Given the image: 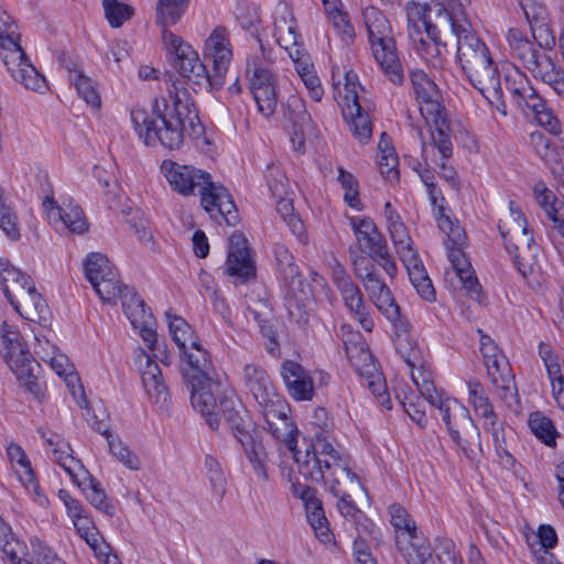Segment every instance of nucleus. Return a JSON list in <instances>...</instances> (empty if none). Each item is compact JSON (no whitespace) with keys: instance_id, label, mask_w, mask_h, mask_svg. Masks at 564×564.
I'll return each mask as SVG.
<instances>
[{"instance_id":"2","label":"nucleus","mask_w":564,"mask_h":564,"mask_svg":"<svg viewBox=\"0 0 564 564\" xmlns=\"http://www.w3.org/2000/svg\"><path fill=\"white\" fill-rule=\"evenodd\" d=\"M175 25L176 23L171 26L170 30L173 33V46L174 53L176 54V35L174 32ZM160 34L162 35L161 32ZM161 42H163L162 39ZM162 45L165 51V59L172 69H165L161 75L156 68L149 65H142L139 68L138 74L139 78L142 80L162 78L166 83H170L171 87L167 88V91L171 104H169L165 98L155 99L153 112L156 116V120L151 119L145 109L133 108L131 110V121L140 139H142L147 145H154L155 142L159 141L164 149L172 151L174 150L176 140L175 128L173 123V119L176 116V93L174 91V89H176V78H174L173 73V69L176 68V59L173 61L169 58L167 48L165 47L164 43H162Z\"/></svg>"},{"instance_id":"55","label":"nucleus","mask_w":564,"mask_h":564,"mask_svg":"<svg viewBox=\"0 0 564 564\" xmlns=\"http://www.w3.org/2000/svg\"><path fill=\"white\" fill-rule=\"evenodd\" d=\"M7 455L12 465H18L22 469L23 474H20L19 477L23 485L36 491L39 485L35 481L34 471L23 448L17 443H10L7 447Z\"/></svg>"},{"instance_id":"51","label":"nucleus","mask_w":564,"mask_h":564,"mask_svg":"<svg viewBox=\"0 0 564 564\" xmlns=\"http://www.w3.org/2000/svg\"><path fill=\"white\" fill-rule=\"evenodd\" d=\"M499 231L503 241L512 242L510 239L529 230L524 214L520 210L513 200L509 202V214L499 223Z\"/></svg>"},{"instance_id":"36","label":"nucleus","mask_w":564,"mask_h":564,"mask_svg":"<svg viewBox=\"0 0 564 564\" xmlns=\"http://www.w3.org/2000/svg\"><path fill=\"white\" fill-rule=\"evenodd\" d=\"M161 370L148 357V364L142 371V382L149 398L160 411L171 416L173 414L172 398L166 386L162 381Z\"/></svg>"},{"instance_id":"52","label":"nucleus","mask_w":564,"mask_h":564,"mask_svg":"<svg viewBox=\"0 0 564 564\" xmlns=\"http://www.w3.org/2000/svg\"><path fill=\"white\" fill-rule=\"evenodd\" d=\"M387 133L381 134L379 142L380 155L378 159V165L381 175L390 183L399 181L400 174L398 170L399 159L394 151V148L386 140Z\"/></svg>"},{"instance_id":"46","label":"nucleus","mask_w":564,"mask_h":564,"mask_svg":"<svg viewBox=\"0 0 564 564\" xmlns=\"http://www.w3.org/2000/svg\"><path fill=\"white\" fill-rule=\"evenodd\" d=\"M410 282L417 294L426 302L436 300L435 289L420 257L412 259L411 263H404Z\"/></svg>"},{"instance_id":"38","label":"nucleus","mask_w":564,"mask_h":564,"mask_svg":"<svg viewBox=\"0 0 564 564\" xmlns=\"http://www.w3.org/2000/svg\"><path fill=\"white\" fill-rule=\"evenodd\" d=\"M13 308L25 319L31 322L46 321L47 305L37 292L34 283L9 302Z\"/></svg>"},{"instance_id":"44","label":"nucleus","mask_w":564,"mask_h":564,"mask_svg":"<svg viewBox=\"0 0 564 564\" xmlns=\"http://www.w3.org/2000/svg\"><path fill=\"white\" fill-rule=\"evenodd\" d=\"M245 454L252 466L253 471L262 480H268L267 458L268 454L262 441L256 438L250 433L239 436Z\"/></svg>"},{"instance_id":"42","label":"nucleus","mask_w":564,"mask_h":564,"mask_svg":"<svg viewBox=\"0 0 564 564\" xmlns=\"http://www.w3.org/2000/svg\"><path fill=\"white\" fill-rule=\"evenodd\" d=\"M73 482L80 488L84 496L91 506L102 511L108 517L115 516L116 507L110 501H108L100 482L93 478L88 471L86 476H78V478L73 480Z\"/></svg>"},{"instance_id":"41","label":"nucleus","mask_w":564,"mask_h":564,"mask_svg":"<svg viewBox=\"0 0 564 564\" xmlns=\"http://www.w3.org/2000/svg\"><path fill=\"white\" fill-rule=\"evenodd\" d=\"M176 22V0H156L154 23L161 29L169 58L175 61L174 37L170 30Z\"/></svg>"},{"instance_id":"5","label":"nucleus","mask_w":564,"mask_h":564,"mask_svg":"<svg viewBox=\"0 0 564 564\" xmlns=\"http://www.w3.org/2000/svg\"><path fill=\"white\" fill-rule=\"evenodd\" d=\"M189 358L194 368L184 369L183 377L191 394V404L196 412L200 413L208 426L216 431L219 427L216 409L220 406L221 395L231 390L224 388L218 380L208 376L209 360L205 359L203 352L197 351Z\"/></svg>"},{"instance_id":"35","label":"nucleus","mask_w":564,"mask_h":564,"mask_svg":"<svg viewBox=\"0 0 564 564\" xmlns=\"http://www.w3.org/2000/svg\"><path fill=\"white\" fill-rule=\"evenodd\" d=\"M273 36L284 50L302 43L301 34L292 10L285 3H279L272 14Z\"/></svg>"},{"instance_id":"54","label":"nucleus","mask_w":564,"mask_h":564,"mask_svg":"<svg viewBox=\"0 0 564 564\" xmlns=\"http://www.w3.org/2000/svg\"><path fill=\"white\" fill-rule=\"evenodd\" d=\"M72 522L80 538L87 542L96 554H106L102 549H108V545H106L101 540V536L88 512L72 520Z\"/></svg>"},{"instance_id":"1","label":"nucleus","mask_w":564,"mask_h":564,"mask_svg":"<svg viewBox=\"0 0 564 564\" xmlns=\"http://www.w3.org/2000/svg\"><path fill=\"white\" fill-rule=\"evenodd\" d=\"M448 32L456 36L457 59L470 84L490 105L506 115L497 66L491 59L488 47L473 31L465 13L458 17Z\"/></svg>"},{"instance_id":"25","label":"nucleus","mask_w":564,"mask_h":564,"mask_svg":"<svg viewBox=\"0 0 564 564\" xmlns=\"http://www.w3.org/2000/svg\"><path fill=\"white\" fill-rule=\"evenodd\" d=\"M411 83L415 98L420 105V112L423 118L440 116L445 112L442 105V95L437 85L423 70L411 72Z\"/></svg>"},{"instance_id":"57","label":"nucleus","mask_w":564,"mask_h":564,"mask_svg":"<svg viewBox=\"0 0 564 564\" xmlns=\"http://www.w3.org/2000/svg\"><path fill=\"white\" fill-rule=\"evenodd\" d=\"M204 468L206 476L208 477L213 495L217 502L220 503L226 494L227 480L224 475L220 463L216 457L210 454H206L204 458Z\"/></svg>"},{"instance_id":"63","label":"nucleus","mask_w":564,"mask_h":564,"mask_svg":"<svg viewBox=\"0 0 564 564\" xmlns=\"http://www.w3.org/2000/svg\"><path fill=\"white\" fill-rule=\"evenodd\" d=\"M105 17L112 28H120L133 15V8L118 0H104Z\"/></svg>"},{"instance_id":"33","label":"nucleus","mask_w":564,"mask_h":564,"mask_svg":"<svg viewBox=\"0 0 564 564\" xmlns=\"http://www.w3.org/2000/svg\"><path fill=\"white\" fill-rule=\"evenodd\" d=\"M206 45L213 55L214 87L220 88L224 85L225 75L232 56L226 29L216 28L207 39Z\"/></svg>"},{"instance_id":"4","label":"nucleus","mask_w":564,"mask_h":564,"mask_svg":"<svg viewBox=\"0 0 564 564\" xmlns=\"http://www.w3.org/2000/svg\"><path fill=\"white\" fill-rule=\"evenodd\" d=\"M200 194V204L212 219L221 220L228 226L239 221V214L228 189L214 183L212 175L192 165L178 164V194L184 196Z\"/></svg>"},{"instance_id":"62","label":"nucleus","mask_w":564,"mask_h":564,"mask_svg":"<svg viewBox=\"0 0 564 564\" xmlns=\"http://www.w3.org/2000/svg\"><path fill=\"white\" fill-rule=\"evenodd\" d=\"M402 557L408 564H438L441 555L433 556L430 543L422 539L420 542L401 552Z\"/></svg>"},{"instance_id":"37","label":"nucleus","mask_w":564,"mask_h":564,"mask_svg":"<svg viewBox=\"0 0 564 564\" xmlns=\"http://www.w3.org/2000/svg\"><path fill=\"white\" fill-rule=\"evenodd\" d=\"M391 524L395 530V544L400 553L406 550L423 538L419 535L415 521L408 511L400 505H391L389 508Z\"/></svg>"},{"instance_id":"20","label":"nucleus","mask_w":564,"mask_h":564,"mask_svg":"<svg viewBox=\"0 0 564 564\" xmlns=\"http://www.w3.org/2000/svg\"><path fill=\"white\" fill-rule=\"evenodd\" d=\"M178 77L194 91L216 89L210 74L193 46L178 39Z\"/></svg>"},{"instance_id":"22","label":"nucleus","mask_w":564,"mask_h":564,"mask_svg":"<svg viewBox=\"0 0 564 564\" xmlns=\"http://www.w3.org/2000/svg\"><path fill=\"white\" fill-rule=\"evenodd\" d=\"M468 401L473 405L475 413L484 419V427L492 436L497 452H505V433L502 423L498 421L494 406L485 392L484 387L478 380L468 381Z\"/></svg>"},{"instance_id":"13","label":"nucleus","mask_w":564,"mask_h":564,"mask_svg":"<svg viewBox=\"0 0 564 564\" xmlns=\"http://www.w3.org/2000/svg\"><path fill=\"white\" fill-rule=\"evenodd\" d=\"M354 234L360 250L369 256L372 263L377 262L390 278L397 273V264L389 252L387 241L370 218L351 221Z\"/></svg>"},{"instance_id":"14","label":"nucleus","mask_w":564,"mask_h":564,"mask_svg":"<svg viewBox=\"0 0 564 564\" xmlns=\"http://www.w3.org/2000/svg\"><path fill=\"white\" fill-rule=\"evenodd\" d=\"M118 297L121 300L124 315L132 327L138 330L143 341L147 343L149 349L152 351L159 350L155 319L151 308L132 288L127 285L120 290Z\"/></svg>"},{"instance_id":"19","label":"nucleus","mask_w":564,"mask_h":564,"mask_svg":"<svg viewBox=\"0 0 564 564\" xmlns=\"http://www.w3.org/2000/svg\"><path fill=\"white\" fill-rule=\"evenodd\" d=\"M261 411L265 422L263 427L268 430L276 441L284 443L294 457L295 451L299 449L296 440L299 431L288 415L289 408L285 400L280 397L268 403V405H263Z\"/></svg>"},{"instance_id":"3","label":"nucleus","mask_w":564,"mask_h":564,"mask_svg":"<svg viewBox=\"0 0 564 564\" xmlns=\"http://www.w3.org/2000/svg\"><path fill=\"white\" fill-rule=\"evenodd\" d=\"M469 0H447L448 8L440 7L435 22L429 18L430 8L417 2L406 4L408 35L413 48L433 66L442 64V48H446V34L459 15L464 14Z\"/></svg>"},{"instance_id":"58","label":"nucleus","mask_w":564,"mask_h":564,"mask_svg":"<svg viewBox=\"0 0 564 564\" xmlns=\"http://www.w3.org/2000/svg\"><path fill=\"white\" fill-rule=\"evenodd\" d=\"M25 564H66L39 538L30 539V550L24 554Z\"/></svg>"},{"instance_id":"11","label":"nucleus","mask_w":564,"mask_h":564,"mask_svg":"<svg viewBox=\"0 0 564 564\" xmlns=\"http://www.w3.org/2000/svg\"><path fill=\"white\" fill-rule=\"evenodd\" d=\"M330 434L312 435V443L304 451H295L294 460L299 473L307 480L321 482L323 469H329L335 463H340L344 457L328 441Z\"/></svg>"},{"instance_id":"31","label":"nucleus","mask_w":564,"mask_h":564,"mask_svg":"<svg viewBox=\"0 0 564 564\" xmlns=\"http://www.w3.org/2000/svg\"><path fill=\"white\" fill-rule=\"evenodd\" d=\"M185 100L183 101L178 96V137L180 142L186 139L198 147L200 143H206L205 127L203 126L198 111L194 101L183 93Z\"/></svg>"},{"instance_id":"39","label":"nucleus","mask_w":564,"mask_h":564,"mask_svg":"<svg viewBox=\"0 0 564 564\" xmlns=\"http://www.w3.org/2000/svg\"><path fill=\"white\" fill-rule=\"evenodd\" d=\"M237 20L241 29L250 33L257 40L263 58L265 61H272V51L264 44L265 34L262 26L260 8L254 3L242 4L238 9Z\"/></svg>"},{"instance_id":"40","label":"nucleus","mask_w":564,"mask_h":564,"mask_svg":"<svg viewBox=\"0 0 564 564\" xmlns=\"http://www.w3.org/2000/svg\"><path fill=\"white\" fill-rule=\"evenodd\" d=\"M33 283L29 274L14 267L8 259L0 258V285L9 302Z\"/></svg>"},{"instance_id":"45","label":"nucleus","mask_w":564,"mask_h":564,"mask_svg":"<svg viewBox=\"0 0 564 564\" xmlns=\"http://www.w3.org/2000/svg\"><path fill=\"white\" fill-rule=\"evenodd\" d=\"M219 409L237 440L240 435L243 436L249 433L246 420L241 415L242 405L235 400L234 391H227L221 395Z\"/></svg>"},{"instance_id":"49","label":"nucleus","mask_w":564,"mask_h":564,"mask_svg":"<svg viewBox=\"0 0 564 564\" xmlns=\"http://www.w3.org/2000/svg\"><path fill=\"white\" fill-rule=\"evenodd\" d=\"M178 350L181 358L184 360L188 368L193 369L194 364L191 362V355L197 351L204 354L205 359H208L206 350L200 346L198 337L195 335L191 325L182 317L178 316Z\"/></svg>"},{"instance_id":"43","label":"nucleus","mask_w":564,"mask_h":564,"mask_svg":"<svg viewBox=\"0 0 564 564\" xmlns=\"http://www.w3.org/2000/svg\"><path fill=\"white\" fill-rule=\"evenodd\" d=\"M306 512V519L316 538L324 544L334 542V534L329 529L325 517L322 501L315 496L310 501L303 503Z\"/></svg>"},{"instance_id":"9","label":"nucleus","mask_w":564,"mask_h":564,"mask_svg":"<svg viewBox=\"0 0 564 564\" xmlns=\"http://www.w3.org/2000/svg\"><path fill=\"white\" fill-rule=\"evenodd\" d=\"M0 354L29 392L39 398L42 389L33 373L34 366L39 367V365L32 357L18 328L7 322L0 325Z\"/></svg>"},{"instance_id":"18","label":"nucleus","mask_w":564,"mask_h":564,"mask_svg":"<svg viewBox=\"0 0 564 564\" xmlns=\"http://www.w3.org/2000/svg\"><path fill=\"white\" fill-rule=\"evenodd\" d=\"M225 273L235 284H246L257 278V265L247 238L235 231L229 238V248L225 263Z\"/></svg>"},{"instance_id":"27","label":"nucleus","mask_w":564,"mask_h":564,"mask_svg":"<svg viewBox=\"0 0 564 564\" xmlns=\"http://www.w3.org/2000/svg\"><path fill=\"white\" fill-rule=\"evenodd\" d=\"M281 377L288 393L295 401H311L314 398V382L302 365L293 360H284L281 365Z\"/></svg>"},{"instance_id":"26","label":"nucleus","mask_w":564,"mask_h":564,"mask_svg":"<svg viewBox=\"0 0 564 564\" xmlns=\"http://www.w3.org/2000/svg\"><path fill=\"white\" fill-rule=\"evenodd\" d=\"M243 387L251 393L260 408L280 398L263 367L257 364H247L241 372Z\"/></svg>"},{"instance_id":"61","label":"nucleus","mask_w":564,"mask_h":564,"mask_svg":"<svg viewBox=\"0 0 564 564\" xmlns=\"http://www.w3.org/2000/svg\"><path fill=\"white\" fill-rule=\"evenodd\" d=\"M527 69L531 72L534 78L546 83L549 79L554 77L562 67L556 65L549 54L540 51Z\"/></svg>"},{"instance_id":"48","label":"nucleus","mask_w":564,"mask_h":564,"mask_svg":"<svg viewBox=\"0 0 564 564\" xmlns=\"http://www.w3.org/2000/svg\"><path fill=\"white\" fill-rule=\"evenodd\" d=\"M507 40L514 58L522 63L527 68L541 50L536 48L534 44L527 37V35L519 29H510Z\"/></svg>"},{"instance_id":"12","label":"nucleus","mask_w":564,"mask_h":564,"mask_svg":"<svg viewBox=\"0 0 564 564\" xmlns=\"http://www.w3.org/2000/svg\"><path fill=\"white\" fill-rule=\"evenodd\" d=\"M272 61H265L260 55H254L247 61L246 73L249 76V87L257 102L259 112L269 118L278 106L276 76L269 68Z\"/></svg>"},{"instance_id":"30","label":"nucleus","mask_w":564,"mask_h":564,"mask_svg":"<svg viewBox=\"0 0 564 564\" xmlns=\"http://www.w3.org/2000/svg\"><path fill=\"white\" fill-rule=\"evenodd\" d=\"M520 4L538 45L551 50L555 45V36L549 26L545 7L535 0H521Z\"/></svg>"},{"instance_id":"50","label":"nucleus","mask_w":564,"mask_h":564,"mask_svg":"<svg viewBox=\"0 0 564 564\" xmlns=\"http://www.w3.org/2000/svg\"><path fill=\"white\" fill-rule=\"evenodd\" d=\"M20 33L18 32V25L15 21L6 11H0V50L1 56L3 54L21 56L19 53Z\"/></svg>"},{"instance_id":"29","label":"nucleus","mask_w":564,"mask_h":564,"mask_svg":"<svg viewBox=\"0 0 564 564\" xmlns=\"http://www.w3.org/2000/svg\"><path fill=\"white\" fill-rule=\"evenodd\" d=\"M37 432L52 449L53 459L69 475L72 480L87 475L80 460L73 456V449L65 438L55 433H48L44 429H39Z\"/></svg>"},{"instance_id":"56","label":"nucleus","mask_w":564,"mask_h":564,"mask_svg":"<svg viewBox=\"0 0 564 564\" xmlns=\"http://www.w3.org/2000/svg\"><path fill=\"white\" fill-rule=\"evenodd\" d=\"M345 351L350 364L361 377H366L378 370V366L370 350L366 348L364 344L348 346L345 343Z\"/></svg>"},{"instance_id":"16","label":"nucleus","mask_w":564,"mask_h":564,"mask_svg":"<svg viewBox=\"0 0 564 564\" xmlns=\"http://www.w3.org/2000/svg\"><path fill=\"white\" fill-rule=\"evenodd\" d=\"M330 270L332 282L339 291L345 306L366 332H371L375 323L365 304L364 295L359 286L354 283L345 267L337 260H334Z\"/></svg>"},{"instance_id":"60","label":"nucleus","mask_w":564,"mask_h":564,"mask_svg":"<svg viewBox=\"0 0 564 564\" xmlns=\"http://www.w3.org/2000/svg\"><path fill=\"white\" fill-rule=\"evenodd\" d=\"M536 203L545 210L549 219L555 215H564V203L549 189L543 182H538L533 187Z\"/></svg>"},{"instance_id":"59","label":"nucleus","mask_w":564,"mask_h":564,"mask_svg":"<svg viewBox=\"0 0 564 564\" xmlns=\"http://www.w3.org/2000/svg\"><path fill=\"white\" fill-rule=\"evenodd\" d=\"M69 80L74 84L78 96L94 108L100 106V96L93 80L80 69H69Z\"/></svg>"},{"instance_id":"32","label":"nucleus","mask_w":564,"mask_h":564,"mask_svg":"<svg viewBox=\"0 0 564 564\" xmlns=\"http://www.w3.org/2000/svg\"><path fill=\"white\" fill-rule=\"evenodd\" d=\"M21 56L13 58V55L3 54L2 61L11 73L12 77L23 85L26 89L43 91L46 89V80L36 68L30 63L26 54L19 47Z\"/></svg>"},{"instance_id":"7","label":"nucleus","mask_w":564,"mask_h":564,"mask_svg":"<svg viewBox=\"0 0 564 564\" xmlns=\"http://www.w3.org/2000/svg\"><path fill=\"white\" fill-rule=\"evenodd\" d=\"M427 401L438 410L451 438L465 457L473 460L477 456L476 448L480 445V433L469 410L456 399H444L440 392L434 393Z\"/></svg>"},{"instance_id":"8","label":"nucleus","mask_w":564,"mask_h":564,"mask_svg":"<svg viewBox=\"0 0 564 564\" xmlns=\"http://www.w3.org/2000/svg\"><path fill=\"white\" fill-rule=\"evenodd\" d=\"M352 270L356 276L362 282L369 299L377 308L390 321L399 332H406L408 319L401 315L400 306L394 301L391 290L379 276L376 264L366 256L357 253L352 247L349 249Z\"/></svg>"},{"instance_id":"17","label":"nucleus","mask_w":564,"mask_h":564,"mask_svg":"<svg viewBox=\"0 0 564 564\" xmlns=\"http://www.w3.org/2000/svg\"><path fill=\"white\" fill-rule=\"evenodd\" d=\"M345 96L343 107V117L347 121L352 135L361 143L367 142L372 135V121L368 111L360 105L358 97L357 75L346 73L345 75Z\"/></svg>"},{"instance_id":"47","label":"nucleus","mask_w":564,"mask_h":564,"mask_svg":"<svg viewBox=\"0 0 564 564\" xmlns=\"http://www.w3.org/2000/svg\"><path fill=\"white\" fill-rule=\"evenodd\" d=\"M424 119L429 124H431V135L434 147L440 151L443 159L451 158L453 154V145L451 141V128L446 112H442L440 116H432L431 118Z\"/></svg>"},{"instance_id":"15","label":"nucleus","mask_w":564,"mask_h":564,"mask_svg":"<svg viewBox=\"0 0 564 564\" xmlns=\"http://www.w3.org/2000/svg\"><path fill=\"white\" fill-rule=\"evenodd\" d=\"M84 272L98 296L112 303L123 288L119 274L109 259L100 252H91L84 260Z\"/></svg>"},{"instance_id":"21","label":"nucleus","mask_w":564,"mask_h":564,"mask_svg":"<svg viewBox=\"0 0 564 564\" xmlns=\"http://www.w3.org/2000/svg\"><path fill=\"white\" fill-rule=\"evenodd\" d=\"M510 240L512 242L503 241V243L507 252L512 257L517 270L529 284L538 283L536 275L540 267L536 257L539 248L532 232L530 230L523 231Z\"/></svg>"},{"instance_id":"64","label":"nucleus","mask_w":564,"mask_h":564,"mask_svg":"<svg viewBox=\"0 0 564 564\" xmlns=\"http://www.w3.org/2000/svg\"><path fill=\"white\" fill-rule=\"evenodd\" d=\"M108 447L110 453L127 468L131 470L140 469L138 456L123 444L119 435L108 436Z\"/></svg>"},{"instance_id":"23","label":"nucleus","mask_w":564,"mask_h":564,"mask_svg":"<svg viewBox=\"0 0 564 564\" xmlns=\"http://www.w3.org/2000/svg\"><path fill=\"white\" fill-rule=\"evenodd\" d=\"M323 481L335 496L361 497L366 489L359 477L350 469L348 459L335 463L329 469H323Z\"/></svg>"},{"instance_id":"28","label":"nucleus","mask_w":564,"mask_h":564,"mask_svg":"<svg viewBox=\"0 0 564 564\" xmlns=\"http://www.w3.org/2000/svg\"><path fill=\"white\" fill-rule=\"evenodd\" d=\"M43 207L51 221L59 223L70 232L80 235L88 230V223L83 209L73 202L63 203L62 206H58L53 197L46 196L43 200Z\"/></svg>"},{"instance_id":"24","label":"nucleus","mask_w":564,"mask_h":564,"mask_svg":"<svg viewBox=\"0 0 564 564\" xmlns=\"http://www.w3.org/2000/svg\"><path fill=\"white\" fill-rule=\"evenodd\" d=\"M284 119L291 127V140L299 148L303 147L306 138L315 135V127L306 104L299 95H290L283 109Z\"/></svg>"},{"instance_id":"53","label":"nucleus","mask_w":564,"mask_h":564,"mask_svg":"<svg viewBox=\"0 0 564 564\" xmlns=\"http://www.w3.org/2000/svg\"><path fill=\"white\" fill-rule=\"evenodd\" d=\"M528 425L531 432L546 446L554 447L556 438L560 436L556 427L551 419L542 412H533L530 414Z\"/></svg>"},{"instance_id":"6","label":"nucleus","mask_w":564,"mask_h":564,"mask_svg":"<svg viewBox=\"0 0 564 564\" xmlns=\"http://www.w3.org/2000/svg\"><path fill=\"white\" fill-rule=\"evenodd\" d=\"M362 18L376 61L391 83L401 85L404 74L389 20L375 7L364 9Z\"/></svg>"},{"instance_id":"10","label":"nucleus","mask_w":564,"mask_h":564,"mask_svg":"<svg viewBox=\"0 0 564 564\" xmlns=\"http://www.w3.org/2000/svg\"><path fill=\"white\" fill-rule=\"evenodd\" d=\"M438 228L447 236L445 245L455 274L469 295L479 301L481 288L469 260L463 251L466 234L457 221H454L449 215H445V209L442 205L438 207Z\"/></svg>"},{"instance_id":"34","label":"nucleus","mask_w":564,"mask_h":564,"mask_svg":"<svg viewBox=\"0 0 564 564\" xmlns=\"http://www.w3.org/2000/svg\"><path fill=\"white\" fill-rule=\"evenodd\" d=\"M506 90L512 102L521 110L541 107V97L525 74L516 69L505 76Z\"/></svg>"}]
</instances>
